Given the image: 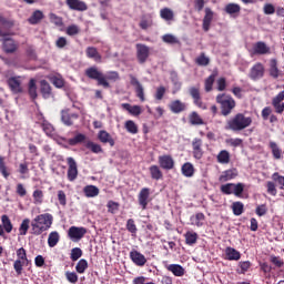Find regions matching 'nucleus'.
<instances>
[{
  "label": "nucleus",
  "instance_id": "obj_1",
  "mask_svg": "<svg viewBox=\"0 0 284 284\" xmlns=\"http://www.w3.org/2000/svg\"><path fill=\"white\" fill-rule=\"evenodd\" d=\"M85 77L91 81H97V85L108 90L110 88L109 81H119V72L111 71L105 75L99 68L90 67L84 71Z\"/></svg>",
  "mask_w": 284,
  "mask_h": 284
},
{
  "label": "nucleus",
  "instance_id": "obj_2",
  "mask_svg": "<svg viewBox=\"0 0 284 284\" xmlns=\"http://www.w3.org/2000/svg\"><path fill=\"white\" fill-rule=\"evenodd\" d=\"M252 116H247L244 113H236L226 120L224 129L230 132H243V130H247L252 125Z\"/></svg>",
  "mask_w": 284,
  "mask_h": 284
},
{
  "label": "nucleus",
  "instance_id": "obj_3",
  "mask_svg": "<svg viewBox=\"0 0 284 284\" xmlns=\"http://www.w3.org/2000/svg\"><path fill=\"white\" fill-rule=\"evenodd\" d=\"M52 214L43 213L36 216L31 222V230L34 236H41L42 232H48L52 227Z\"/></svg>",
  "mask_w": 284,
  "mask_h": 284
},
{
  "label": "nucleus",
  "instance_id": "obj_4",
  "mask_svg": "<svg viewBox=\"0 0 284 284\" xmlns=\"http://www.w3.org/2000/svg\"><path fill=\"white\" fill-rule=\"evenodd\" d=\"M215 101L220 105L222 116H230L236 108V100L230 94L220 93L216 95Z\"/></svg>",
  "mask_w": 284,
  "mask_h": 284
},
{
  "label": "nucleus",
  "instance_id": "obj_5",
  "mask_svg": "<svg viewBox=\"0 0 284 284\" xmlns=\"http://www.w3.org/2000/svg\"><path fill=\"white\" fill-rule=\"evenodd\" d=\"M16 254L18 258L13 262V270L17 276H21L23 267H28L30 260H28V252L23 247L18 248Z\"/></svg>",
  "mask_w": 284,
  "mask_h": 284
},
{
  "label": "nucleus",
  "instance_id": "obj_6",
  "mask_svg": "<svg viewBox=\"0 0 284 284\" xmlns=\"http://www.w3.org/2000/svg\"><path fill=\"white\" fill-rule=\"evenodd\" d=\"M251 57H265L272 54V48L264 41L253 43L252 49L248 50Z\"/></svg>",
  "mask_w": 284,
  "mask_h": 284
},
{
  "label": "nucleus",
  "instance_id": "obj_7",
  "mask_svg": "<svg viewBox=\"0 0 284 284\" xmlns=\"http://www.w3.org/2000/svg\"><path fill=\"white\" fill-rule=\"evenodd\" d=\"M79 119V113L74 111V105L71 108L63 109L61 111V121L64 125H74V121Z\"/></svg>",
  "mask_w": 284,
  "mask_h": 284
},
{
  "label": "nucleus",
  "instance_id": "obj_8",
  "mask_svg": "<svg viewBox=\"0 0 284 284\" xmlns=\"http://www.w3.org/2000/svg\"><path fill=\"white\" fill-rule=\"evenodd\" d=\"M189 94L193 99L194 105L200 108V110H207L205 103H203V98H201V88L200 87H191L189 88Z\"/></svg>",
  "mask_w": 284,
  "mask_h": 284
},
{
  "label": "nucleus",
  "instance_id": "obj_9",
  "mask_svg": "<svg viewBox=\"0 0 284 284\" xmlns=\"http://www.w3.org/2000/svg\"><path fill=\"white\" fill-rule=\"evenodd\" d=\"M68 163V171H67V179L71 183L77 181L79 176V166L77 165V161L74 158H67Z\"/></svg>",
  "mask_w": 284,
  "mask_h": 284
},
{
  "label": "nucleus",
  "instance_id": "obj_10",
  "mask_svg": "<svg viewBox=\"0 0 284 284\" xmlns=\"http://www.w3.org/2000/svg\"><path fill=\"white\" fill-rule=\"evenodd\" d=\"M263 77H265V65L261 62H256L250 69L248 79L252 81H258L260 79H263Z\"/></svg>",
  "mask_w": 284,
  "mask_h": 284
},
{
  "label": "nucleus",
  "instance_id": "obj_11",
  "mask_svg": "<svg viewBox=\"0 0 284 284\" xmlns=\"http://www.w3.org/2000/svg\"><path fill=\"white\" fill-rule=\"evenodd\" d=\"M21 77H10L7 79V85L11 90L12 94H21L23 92V87L21 85Z\"/></svg>",
  "mask_w": 284,
  "mask_h": 284
},
{
  "label": "nucleus",
  "instance_id": "obj_12",
  "mask_svg": "<svg viewBox=\"0 0 284 284\" xmlns=\"http://www.w3.org/2000/svg\"><path fill=\"white\" fill-rule=\"evenodd\" d=\"M150 194H152V191L150 187H142L138 194V203L142 210H148V205L150 201H152V197H150Z\"/></svg>",
  "mask_w": 284,
  "mask_h": 284
},
{
  "label": "nucleus",
  "instance_id": "obj_13",
  "mask_svg": "<svg viewBox=\"0 0 284 284\" xmlns=\"http://www.w3.org/2000/svg\"><path fill=\"white\" fill-rule=\"evenodd\" d=\"M135 48L138 62L141 64L145 63L148 59H150V47L143 43H138Z\"/></svg>",
  "mask_w": 284,
  "mask_h": 284
},
{
  "label": "nucleus",
  "instance_id": "obj_14",
  "mask_svg": "<svg viewBox=\"0 0 284 284\" xmlns=\"http://www.w3.org/2000/svg\"><path fill=\"white\" fill-rule=\"evenodd\" d=\"M85 234H88V229L83 226H71L68 231V236L71 239V241H81Z\"/></svg>",
  "mask_w": 284,
  "mask_h": 284
},
{
  "label": "nucleus",
  "instance_id": "obj_15",
  "mask_svg": "<svg viewBox=\"0 0 284 284\" xmlns=\"http://www.w3.org/2000/svg\"><path fill=\"white\" fill-rule=\"evenodd\" d=\"M130 83L133 85V88H135V94L138 99H140V101L143 103L145 101V91L143 89V84H141L139 79H136L134 75H130Z\"/></svg>",
  "mask_w": 284,
  "mask_h": 284
},
{
  "label": "nucleus",
  "instance_id": "obj_16",
  "mask_svg": "<svg viewBox=\"0 0 284 284\" xmlns=\"http://www.w3.org/2000/svg\"><path fill=\"white\" fill-rule=\"evenodd\" d=\"M69 10H74L75 12H85L88 10V3L83 0H65Z\"/></svg>",
  "mask_w": 284,
  "mask_h": 284
},
{
  "label": "nucleus",
  "instance_id": "obj_17",
  "mask_svg": "<svg viewBox=\"0 0 284 284\" xmlns=\"http://www.w3.org/2000/svg\"><path fill=\"white\" fill-rule=\"evenodd\" d=\"M129 256L132 263H134V265H136L138 267H143L145 263H148V258H145V255L136 250H132Z\"/></svg>",
  "mask_w": 284,
  "mask_h": 284
},
{
  "label": "nucleus",
  "instance_id": "obj_18",
  "mask_svg": "<svg viewBox=\"0 0 284 284\" xmlns=\"http://www.w3.org/2000/svg\"><path fill=\"white\" fill-rule=\"evenodd\" d=\"M1 223L2 225L0 224V236L3 237L6 236V232L7 234H10L12 232L14 225H12V221L7 214L1 216Z\"/></svg>",
  "mask_w": 284,
  "mask_h": 284
},
{
  "label": "nucleus",
  "instance_id": "obj_19",
  "mask_svg": "<svg viewBox=\"0 0 284 284\" xmlns=\"http://www.w3.org/2000/svg\"><path fill=\"white\" fill-rule=\"evenodd\" d=\"M284 91H281L272 99V105L276 114H283L284 112Z\"/></svg>",
  "mask_w": 284,
  "mask_h": 284
},
{
  "label": "nucleus",
  "instance_id": "obj_20",
  "mask_svg": "<svg viewBox=\"0 0 284 284\" xmlns=\"http://www.w3.org/2000/svg\"><path fill=\"white\" fill-rule=\"evenodd\" d=\"M158 162L162 170H174V158L172 155H160Z\"/></svg>",
  "mask_w": 284,
  "mask_h": 284
},
{
  "label": "nucleus",
  "instance_id": "obj_21",
  "mask_svg": "<svg viewBox=\"0 0 284 284\" xmlns=\"http://www.w3.org/2000/svg\"><path fill=\"white\" fill-rule=\"evenodd\" d=\"M192 148H193V156L197 161L200 159H203V140L195 138L192 142Z\"/></svg>",
  "mask_w": 284,
  "mask_h": 284
},
{
  "label": "nucleus",
  "instance_id": "obj_22",
  "mask_svg": "<svg viewBox=\"0 0 284 284\" xmlns=\"http://www.w3.org/2000/svg\"><path fill=\"white\" fill-rule=\"evenodd\" d=\"M205 16L203 18L202 28L204 32H210V26H212V21L214 19V11L210 9V7H206L204 9Z\"/></svg>",
  "mask_w": 284,
  "mask_h": 284
},
{
  "label": "nucleus",
  "instance_id": "obj_23",
  "mask_svg": "<svg viewBox=\"0 0 284 284\" xmlns=\"http://www.w3.org/2000/svg\"><path fill=\"white\" fill-rule=\"evenodd\" d=\"M18 48L19 47L17 45V42H14L13 39L7 38L3 40L2 50H4L7 54H14Z\"/></svg>",
  "mask_w": 284,
  "mask_h": 284
},
{
  "label": "nucleus",
  "instance_id": "obj_24",
  "mask_svg": "<svg viewBox=\"0 0 284 284\" xmlns=\"http://www.w3.org/2000/svg\"><path fill=\"white\" fill-rule=\"evenodd\" d=\"M268 74L272 79H278L283 73L278 70V60L275 58L270 60Z\"/></svg>",
  "mask_w": 284,
  "mask_h": 284
},
{
  "label": "nucleus",
  "instance_id": "obj_25",
  "mask_svg": "<svg viewBox=\"0 0 284 284\" xmlns=\"http://www.w3.org/2000/svg\"><path fill=\"white\" fill-rule=\"evenodd\" d=\"M164 267L168 272H172L174 276H185V268L181 264H166L165 262Z\"/></svg>",
  "mask_w": 284,
  "mask_h": 284
},
{
  "label": "nucleus",
  "instance_id": "obj_26",
  "mask_svg": "<svg viewBox=\"0 0 284 284\" xmlns=\"http://www.w3.org/2000/svg\"><path fill=\"white\" fill-rule=\"evenodd\" d=\"M239 176V171L236 169H229L219 178L220 183H226V181H232L233 179H236Z\"/></svg>",
  "mask_w": 284,
  "mask_h": 284
},
{
  "label": "nucleus",
  "instance_id": "obj_27",
  "mask_svg": "<svg viewBox=\"0 0 284 284\" xmlns=\"http://www.w3.org/2000/svg\"><path fill=\"white\" fill-rule=\"evenodd\" d=\"M169 108L173 114H181V112H185L187 105H185L181 100H174L171 102Z\"/></svg>",
  "mask_w": 284,
  "mask_h": 284
},
{
  "label": "nucleus",
  "instance_id": "obj_28",
  "mask_svg": "<svg viewBox=\"0 0 284 284\" xmlns=\"http://www.w3.org/2000/svg\"><path fill=\"white\" fill-rule=\"evenodd\" d=\"M98 139L101 143H109L111 148H114L115 145V141L112 139V135L105 130L99 131Z\"/></svg>",
  "mask_w": 284,
  "mask_h": 284
},
{
  "label": "nucleus",
  "instance_id": "obj_29",
  "mask_svg": "<svg viewBox=\"0 0 284 284\" xmlns=\"http://www.w3.org/2000/svg\"><path fill=\"white\" fill-rule=\"evenodd\" d=\"M85 55L88 57V59H93V61H95L97 63H101V53H99V50L97 49V47H88L85 49Z\"/></svg>",
  "mask_w": 284,
  "mask_h": 284
},
{
  "label": "nucleus",
  "instance_id": "obj_30",
  "mask_svg": "<svg viewBox=\"0 0 284 284\" xmlns=\"http://www.w3.org/2000/svg\"><path fill=\"white\" fill-rule=\"evenodd\" d=\"M87 139H88V136H85V134L77 133L74 138L63 139V141H65V143H68L69 145L74 146V145H79L81 143H85Z\"/></svg>",
  "mask_w": 284,
  "mask_h": 284
},
{
  "label": "nucleus",
  "instance_id": "obj_31",
  "mask_svg": "<svg viewBox=\"0 0 284 284\" xmlns=\"http://www.w3.org/2000/svg\"><path fill=\"white\" fill-rule=\"evenodd\" d=\"M40 92L44 99H50V97H52V87L48 81H40Z\"/></svg>",
  "mask_w": 284,
  "mask_h": 284
},
{
  "label": "nucleus",
  "instance_id": "obj_32",
  "mask_svg": "<svg viewBox=\"0 0 284 284\" xmlns=\"http://www.w3.org/2000/svg\"><path fill=\"white\" fill-rule=\"evenodd\" d=\"M150 176L153 181H161L163 179V171L156 164H153L149 168Z\"/></svg>",
  "mask_w": 284,
  "mask_h": 284
},
{
  "label": "nucleus",
  "instance_id": "obj_33",
  "mask_svg": "<svg viewBox=\"0 0 284 284\" xmlns=\"http://www.w3.org/2000/svg\"><path fill=\"white\" fill-rule=\"evenodd\" d=\"M225 255L227 261H241V252L232 246L225 248Z\"/></svg>",
  "mask_w": 284,
  "mask_h": 284
},
{
  "label": "nucleus",
  "instance_id": "obj_34",
  "mask_svg": "<svg viewBox=\"0 0 284 284\" xmlns=\"http://www.w3.org/2000/svg\"><path fill=\"white\" fill-rule=\"evenodd\" d=\"M123 110H126L132 116H140L142 114L143 110L141 109L140 105H131L130 103H122L121 104Z\"/></svg>",
  "mask_w": 284,
  "mask_h": 284
},
{
  "label": "nucleus",
  "instance_id": "obj_35",
  "mask_svg": "<svg viewBox=\"0 0 284 284\" xmlns=\"http://www.w3.org/2000/svg\"><path fill=\"white\" fill-rule=\"evenodd\" d=\"M219 73L213 72L211 75H209L204 81V90L205 92H212L214 88V81H216V77Z\"/></svg>",
  "mask_w": 284,
  "mask_h": 284
},
{
  "label": "nucleus",
  "instance_id": "obj_36",
  "mask_svg": "<svg viewBox=\"0 0 284 284\" xmlns=\"http://www.w3.org/2000/svg\"><path fill=\"white\" fill-rule=\"evenodd\" d=\"M28 93L32 101L37 100V98L39 97V94L37 93V80L30 79L28 84Z\"/></svg>",
  "mask_w": 284,
  "mask_h": 284
},
{
  "label": "nucleus",
  "instance_id": "obj_37",
  "mask_svg": "<svg viewBox=\"0 0 284 284\" xmlns=\"http://www.w3.org/2000/svg\"><path fill=\"white\" fill-rule=\"evenodd\" d=\"M83 192L87 199H94V196H99V187L94 185L84 186Z\"/></svg>",
  "mask_w": 284,
  "mask_h": 284
},
{
  "label": "nucleus",
  "instance_id": "obj_38",
  "mask_svg": "<svg viewBox=\"0 0 284 284\" xmlns=\"http://www.w3.org/2000/svg\"><path fill=\"white\" fill-rule=\"evenodd\" d=\"M183 176H186V179H191V176H194V165L190 162H186L181 168Z\"/></svg>",
  "mask_w": 284,
  "mask_h": 284
},
{
  "label": "nucleus",
  "instance_id": "obj_39",
  "mask_svg": "<svg viewBox=\"0 0 284 284\" xmlns=\"http://www.w3.org/2000/svg\"><path fill=\"white\" fill-rule=\"evenodd\" d=\"M43 19V11L41 10H36L31 17L28 19L29 23L31 26H37V23H40L41 20Z\"/></svg>",
  "mask_w": 284,
  "mask_h": 284
},
{
  "label": "nucleus",
  "instance_id": "obj_40",
  "mask_svg": "<svg viewBox=\"0 0 284 284\" xmlns=\"http://www.w3.org/2000/svg\"><path fill=\"white\" fill-rule=\"evenodd\" d=\"M87 150H90L93 154H103V148L101 144H97L92 141H88L85 143Z\"/></svg>",
  "mask_w": 284,
  "mask_h": 284
},
{
  "label": "nucleus",
  "instance_id": "obj_41",
  "mask_svg": "<svg viewBox=\"0 0 284 284\" xmlns=\"http://www.w3.org/2000/svg\"><path fill=\"white\" fill-rule=\"evenodd\" d=\"M189 121L191 123V125H204V121L203 118H201V115H199V113L196 111H193L190 115H189Z\"/></svg>",
  "mask_w": 284,
  "mask_h": 284
},
{
  "label": "nucleus",
  "instance_id": "obj_42",
  "mask_svg": "<svg viewBox=\"0 0 284 284\" xmlns=\"http://www.w3.org/2000/svg\"><path fill=\"white\" fill-rule=\"evenodd\" d=\"M60 239H61V236L59 235V232H57V231L51 232L48 237L49 247H57Z\"/></svg>",
  "mask_w": 284,
  "mask_h": 284
},
{
  "label": "nucleus",
  "instance_id": "obj_43",
  "mask_svg": "<svg viewBox=\"0 0 284 284\" xmlns=\"http://www.w3.org/2000/svg\"><path fill=\"white\" fill-rule=\"evenodd\" d=\"M160 17L164 21H174V11L170 8H163L160 10Z\"/></svg>",
  "mask_w": 284,
  "mask_h": 284
},
{
  "label": "nucleus",
  "instance_id": "obj_44",
  "mask_svg": "<svg viewBox=\"0 0 284 284\" xmlns=\"http://www.w3.org/2000/svg\"><path fill=\"white\" fill-rule=\"evenodd\" d=\"M186 245H194L199 241V234L196 232L189 231L184 234Z\"/></svg>",
  "mask_w": 284,
  "mask_h": 284
},
{
  "label": "nucleus",
  "instance_id": "obj_45",
  "mask_svg": "<svg viewBox=\"0 0 284 284\" xmlns=\"http://www.w3.org/2000/svg\"><path fill=\"white\" fill-rule=\"evenodd\" d=\"M231 207L234 216H241V214L245 212V205L243 204V202L240 201L233 202Z\"/></svg>",
  "mask_w": 284,
  "mask_h": 284
},
{
  "label": "nucleus",
  "instance_id": "obj_46",
  "mask_svg": "<svg viewBox=\"0 0 284 284\" xmlns=\"http://www.w3.org/2000/svg\"><path fill=\"white\" fill-rule=\"evenodd\" d=\"M50 81L54 88L61 89L65 85V80L61 74L50 77Z\"/></svg>",
  "mask_w": 284,
  "mask_h": 284
},
{
  "label": "nucleus",
  "instance_id": "obj_47",
  "mask_svg": "<svg viewBox=\"0 0 284 284\" xmlns=\"http://www.w3.org/2000/svg\"><path fill=\"white\" fill-rule=\"evenodd\" d=\"M0 174H2L3 179L10 178V169L6 164V158L0 155Z\"/></svg>",
  "mask_w": 284,
  "mask_h": 284
},
{
  "label": "nucleus",
  "instance_id": "obj_48",
  "mask_svg": "<svg viewBox=\"0 0 284 284\" xmlns=\"http://www.w3.org/2000/svg\"><path fill=\"white\" fill-rule=\"evenodd\" d=\"M217 163H221L222 165H227L230 163V153L227 150H222L216 156Z\"/></svg>",
  "mask_w": 284,
  "mask_h": 284
},
{
  "label": "nucleus",
  "instance_id": "obj_49",
  "mask_svg": "<svg viewBox=\"0 0 284 284\" xmlns=\"http://www.w3.org/2000/svg\"><path fill=\"white\" fill-rule=\"evenodd\" d=\"M191 221L193 225H196V227H203V221H205V214L196 213L195 215L191 216Z\"/></svg>",
  "mask_w": 284,
  "mask_h": 284
},
{
  "label": "nucleus",
  "instance_id": "obj_50",
  "mask_svg": "<svg viewBox=\"0 0 284 284\" xmlns=\"http://www.w3.org/2000/svg\"><path fill=\"white\" fill-rule=\"evenodd\" d=\"M224 11L226 14H239L241 12V6L236 3H229L225 6Z\"/></svg>",
  "mask_w": 284,
  "mask_h": 284
},
{
  "label": "nucleus",
  "instance_id": "obj_51",
  "mask_svg": "<svg viewBox=\"0 0 284 284\" xmlns=\"http://www.w3.org/2000/svg\"><path fill=\"white\" fill-rule=\"evenodd\" d=\"M124 128H125L126 132H129L130 134H139V126L132 120H128L124 123Z\"/></svg>",
  "mask_w": 284,
  "mask_h": 284
},
{
  "label": "nucleus",
  "instance_id": "obj_52",
  "mask_svg": "<svg viewBox=\"0 0 284 284\" xmlns=\"http://www.w3.org/2000/svg\"><path fill=\"white\" fill-rule=\"evenodd\" d=\"M126 230L128 232H130L131 236H136L139 229L136 227V222L134 221V219H129L126 221Z\"/></svg>",
  "mask_w": 284,
  "mask_h": 284
},
{
  "label": "nucleus",
  "instance_id": "obj_53",
  "mask_svg": "<svg viewBox=\"0 0 284 284\" xmlns=\"http://www.w3.org/2000/svg\"><path fill=\"white\" fill-rule=\"evenodd\" d=\"M85 270H88V260L81 258L75 265V272L78 274H85Z\"/></svg>",
  "mask_w": 284,
  "mask_h": 284
},
{
  "label": "nucleus",
  "instance_id": "obj_54",
  "mask_svg": "<svg viewBox=\"0 0 284 284\" xmlns=\"http://www.w3.org/2000/svg\"><path fill=\"white\" fill-rule=\"evenodd\" d=\"M245 191V184L243 183H233V194L237 196V199H241L243 196V192Z\"/></svg>",
  "mask_w": 284,
  "mask_h": 284
},
{
  "label": "nucleus",
  "instance_id": "obj_55",
  "mask_svg": "<svg viewBox=\"0 0 284 284\" xmlns=\"http://www.w3.org/2000/svg\"><path fill=\"white\" fill-rule=\"evenodd\" d=\"M270 149L272 150V154L274 159L276 160L281 159V154H283V151H281L276 142H270Z\"/></svg>",
  "mask_w": 284,
  "mask_h": 284
},
{
  "label": "nucleus",
  "instance_id": "obj_56",
  "mask_svg": "<svg viewBox=\"0 0 284 284\" xmlns=\"http://www.w3.org/2000/svg\"><path fill=\"white\" fill-rule=\"evenodd\" d=\"M28 230H30V219H24L19 227L20 236H26Z\"/></svg>",
  "mask_w": 284,
  "mask_h": 284
},
{
  "label": "nucleus",
  "instance_id": "obj_57",
  "mask_svg": "<svg viewBox=\"0 0 284 284\" xmlns=\"http://www.w3.org/2000/svg\"><path fill=\"white\" fill-rule=\"evenodd\" d=\"M41 128L43 132L47 134V136H52L54 134V126H52V124L49 123L48 121H44L41 124Z\"/></svg>",
  "mask_w": 284,
  "mask_h": 284
},
{
  "label": "nucleus",
  "instance_id": "obj_58",
  "mask_svg": "<svg viewBox=\"0 0 284 284\" xmlns=\"http://www.w3.org/2000/svg\"><path fill=\"white\" fill-rule=\"evenodd\" d=\"M33 203L36 205H41V203H43V191L41 190H36L33 191Z\"/></svg>",
  "mask_w": 284,
  "mask_h": 284
},
{
  "label": "nucleus",
  "instance_id": "obj_59",
  "mask_svg": "<svg viewBox=\"0 0 284 284\" xmlns=\"http://www.w3.org/2000/svg\"><path fill=\"white\" fill-rule=\"evenodd\" d=\"M81 32V29L77 24H71L67 28L65 33L68 37H77Z\"/></svg>",
  "mask_w": 284,
  "mask_h": 284
},
{
  "label": "nucleus",
  "instance_id": "obj_60",
  "mask_svg": "<svg viewBox=\"0 0 284 284\" xmlns=\"http://www.w3.org/2000/svg\"><path fill=\"white\" fill-rule=\"evenodd\" d=\"M195 63L197 65H210V58L205 57V53H201L196 59H195Z\"/></svg>",
  "mask_w": 284,
  "mask_h": 284
},
{
  "label": "nucleus",
  "instance_id": "obj_61",
  "mask_svg": "<svg viewBox=\"0 0 284 284\" xmlns=\"http://www.w3.org/2000/svg\"><path fill=\"white\" fill-rule=\"evenodd\" d=\"M83 256V251L79 247H74L71 250V261H79Z\"/></svg>",
  "mask_w": 284,
  "mask_h": 284
},
{
  "label": "nucleus",
  "instance_id": "obj_62",
  "mask_svg": "<svg viewBox=\"0 0 284 284\" xmlns=\"http://www.w3.org/2000/svg\"><path fill=\"white\" fill-rule=\"evenodd\" d=\"M270 262L275 265V267H283L284 265V261L283 258H281V256H276V255H271L270 256Z\"/></svg>",
  "mask_w": 284,
  "mask_h": 284
},
{
  "label": "nucleus",
  "instance_id": "obj_63",
  "mask_svg": "<svg viewBox=\"0 0 284 284\" xmlns=\"http://www.w3.org/2000/svg\"><path fill=\"white\" fill-rule=\"evenodd\" d=\"M273 181L280 185V190H284V176L280 175L278 173H274L272 175Z\"/></svg>",
  "mask_w": 284,
  "mask_h": 284
},
{
  "label": "nucleus",
  "instance_id": "obj_64",
  "mask_svg": "<svg viewBox=\"0 0 284 284\" xmlns=\"http://www.w3.org/2000/svg\"><path fill=\"white\" fill-rule=\"evenodd\" d=\"M133 284H155L154 282H148V277L138 276L133 278Z\"/></svg>",
  "mask_w": 284,
  "mask_h": 284
}]
</instances>
